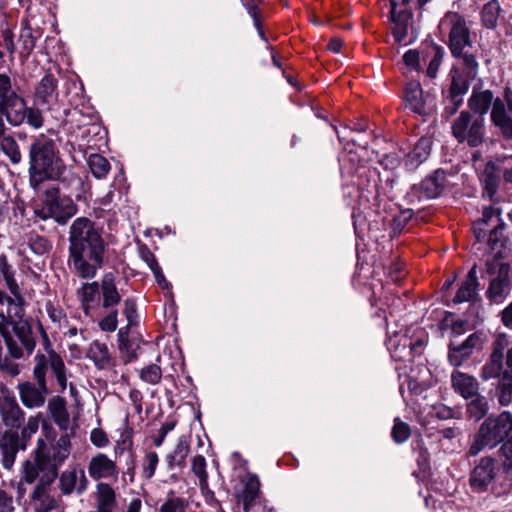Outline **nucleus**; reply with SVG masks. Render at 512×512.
Returning <instances> with one entry per match:
<instances>
[{
	"mask_svg": "<svg viewBox=\"0 0 512 512\" xmlns=\"http://www.w3.org/2000/svg\"><path fill=\"white\" fill-rule=\"evenodd\" d=\"M486 338L483 333L475 332L469 335L463 342L450 343L448 350L449 363L454 367H460L467 361L474 350H480Z\"/></svg>",
	"mask_w": 512,
	"mask_h": 512,
	"instance_id": "14",
	"label": "nucleus"
},
{
	"mask_svg": "<svg viewBox=\"0 0 512 512\" xmlns=\"http://www.w3.org/2000/svg\"><path fill=\"white\" fill-rule=\"evenodd\" d=\"M496 222H497V224L490 231L489 237H488V244L492 248H494L497 245V243L500 241V238L503 235V229H504V224L501 223V220L499 217H497Z\"/></svg>",
	"mask_w": 512,
	"mask_h": 512,
	"instance_id": "60",
	"label": "nucleus"
},
{
	"mask_svg": "<svg viewBox=\"0 0 512 512\" xmlns=\"http://www.w3.org/2000/svg\"><path fill=\"white\" fill-rule=\"evenodd\" d=\"M243 4L246 7L248 13L253 18L254 25L259 30V33L262 35V31L260 29L259 13H258L256 3L254 2V0H243Z\"/></svg>",
	"mask_w": 512,
	"mask_h": 512,
	"instance_id": "62",
	"label": "nucleus"
},
{
	"mask_svg": "<svg viewBox=\"0 0 512 512\" xmlns=\"http://www.w3.org/2000/svg\"><path fill=\"white\" fill-rule=\"evenodd\" d=\"M13 498L6 491L0 490V512H13Z\"/></svg>",
	"mask_w": 512,
	"mask_h": 512,
	"instance_id": "64",
	"label": "nucleus"
},
{
	"mask_svg": "<svg viewBox=\"0 0 512 512\" xmlns=\"http://www.w3.org/2000/svg\"><path fill=\"white\" fill-rule=\"evenodd\" d=\"M0 149L13 164L21 162L22 154L16 140L12 136H5L0 140Z\"/></svg>",
	"mask_w": 512,
	"mask_h": 512,
	"instance_id": "40",
	"label": "nucleus"
},
{
	"mask_svg": "<svg viewBox=\"0 0 512 512\" xmlns=\"http://www.w3.org/2000/svg\"><path fill=\"white\" fill-rule=\"evenodd\" d=\"M439 29L448 34V45L453 56L471 48L470 30L462 15L456 12L446 13L439 23Z\"/></svg>",
	"mask_w": 512,
	"mask_h": 512,
	"instance_id": "8",
	"label": "nucleus"
},
{
	"mask_svg": "<svg viewBox=\"0 0 512 512\" xmlns=\"http://www.w3.org/2000/svg\"><path fill=\"white\" fill-rule=\"evenodd\" d=\"M15 301V299L0 290V332L2 333L5 332L7 321H10L12 318L11 306L14 305V309L16 310L15 316L20 317V308L17 306Z\"/></svg>",
	"mask_w": 512,
	"mask_h": 512,
	"instance_id": "35",
	"label": "nucleus"
},
{
	"mask_svg": "<svg viewBox=\"0 0 512 512\" xmlns=\"http://www.w3.org/2000/svg\"><path fill=\"white\" fill-rule=\"evenodd\" d=\"M496 472L495 461L490 457L482 458L471 472V487L477 492L484 491L494 480Z\"/></svg>",
	"mask_w": 512,
	"mask_h": 512,
	"instance_id": "18",
	"label": "nucleus"
},
{
	"mask_svg": "<svg viewBox=\"0 0 512 512\" xmlns=\"http://www.w3.org/2000/svg\"><path fill=\"white\" fill-rule=\"evenodd\" d=\"M90 441L98 448L106 447L109 444L106 433L100 428H95L91 431Z\"/></svg>",
	"mask_w": 512,
	"mask_h": 512,
	"instance_id": "58",
	"label": "nucleus"
},
{
	"mask_svg": "<svg viewBox=\"0 0 512 512\" xmlns=\"http://www.w3.org/2000/svg\"><path fill=\"white\" fill-rule=\"evenodd\" d=\"M58 81L52 74L45 75L37 84L34 93L35 105L41 106L47 110L58 101Z\"/></svg>",
	"mask_w": 512,
	"mask_h": 512,
	"instance_id": "17",
	"label": "nucleus"
},
{
	"mask_svg": "<svg viewBox=\"0 0 512 512\" xmlns=\"http://www.w3.org/2000/svg\"><path fill=\"white\" fill-rule=\"evenodd\" d=\"M10 326L13 327V331L21 342L22 347L27 351L28 354H31L35 348V340L32 335V330L30 325L26 321H16L14 315L12 314V322Z\"/></svg>",
	"mask_w": 512,
	"mask_h": 512,
	"instance_id": "30",
	"label": "nucleus"
},
{
	"mask_svg": "<svg viewBox=\"0 0 512 512\" xmlns=\"http://www.w3.org/2000/svg\"><path fill=\"white\" fill-rule=\"evenodd\" d=\"M78 296L85 311L89 314L90 310L98 306L100 302V286L98 282L85 283L78 290Z\"/></svg>",
	"mask_w": 512,
	"mask_h": 512,
	"instance_id": "29",
	"label": "nucleus"
},
{
	"mask_svg": "<svg viewBox=\"0 0 512 512\" xmlns=\"http://www.w3.org/2000/svg\"><path fill=\"white\" fill-rule=\"evenodd\" d=\"M498 401L502 406L512 403V376L507 372L503 373L498 386Z\"/></svg>",
	"mask_w": 512,
	"mask_h": 512,
	"instance_id": "43",
	"label": "nucleus"
},
{
	"mask_svg": "<svg viewBox=\"0 0 512 512\" xmlns=\"http://www.w3.org/2000/svg\"><path fill=\"white\" fill-rule=\"evenodd\" d=\"M71 447V437L67 433L53 441L49 449H47L43 439H38L37 448L35 450L47 458V464L50 466L47 481L57 478L60 466L68 459L71 453Z\"/></svg>",
	"mask_w": 512,
	"mask_h": 512,
	"instance_id": "11",
	"label": "nucleus"
},
{
	"mask_svg": "<svg viewBox=\"0 0 512 512\" xmlns=\"http://www.w3.org/2000/svg\"><path fill=\"white\" fill-rule=\"evenodd\" d=\"M486 268L490 275L497 273V277L490 282L487 296L492 302L501 303L511 290L510 267L508 264L494 258L486 262Z\"/></svg>",
	"mask_w": 512,
	"mask_h": 512,
	"instance_id": "12",
	"label": "nucleus"
},
{
	"mask_svg": "<svg viewBox=\"0 0 512 512\" xmlns=\"http://www.w3.org/2000/svg\"><path fill=\"white\" fill-rule=\"evenodd\" d=\"M455 58H459L462 65L465 67V74L467 78L473 79L477 74L478 63L473 54L469 52V49L463 50V52Z\"/></svg>",
	"mask_w": 512,
	"mask_h": 512,
	"instance_id": "48",
	"label": "nucleus"
},
{
	"mask_svg": "<svg viewBox=\"0 0 512 512\" xmlns=\"http://www.w3.org/2000/svg\"><path fill=\"white\" fill-rule=\"evenodd\" d=\"M124 314L128 321V326L134 324L135 316H136V304L133 299H126L124 301Z\"/></svg>",
	"mask_w": 512,
	"mask_h": 512,
	"instance_id": "63",
	"label": "nucleus"
},
{
	"mask_svg": "<svg viewBox=\"0 0 512 512\" xmlns=\"http://www.w3.org/2000/svg\"><path fill=\"white\" fill-rule=\"evenodd\" d=\"M469 112L483 117L491 108L490 122L498 134L506 141H512V89L506 87L503 97L494 98L488 89L473 88L467 102Z\"/></svg>",
	"mask_w": 512,
	"mask_h": 512,
	"instance_id": "3",
	"label": "nucleus"
},
{
	"mask_svg": "<svg viewBox=\"0 0 512 512\" xmlns=\"http://www.w3.org/2000/svg\"><path fill=\"white\" fill-rule=\"evenodd\" d=\"M392 438L396 443H403L407 441L411 435L410 426L401 421L399 418L394 420V426L391 432Z\"/></svg>",
	"mask_w": 512,
	"mask_h": 512,
	"instance_id": "52",
	"label": "nucleus"
},
{
	"mask_svg": "<svg viewBox=\"0 0 512 512\" xmlns=\"http://www.w3.org/2000/svg\"><path fill=\"white\" fill-rule=\"evenodd\" d=\"M404 102L407 109L419 115H427L435 107L433 95L430 92L424 93L418 81H411L407 84Z\"/></svg>",
	"mask_w": 512,
	"mask_h": 512,
	"instance_id": "13",
	"label": "nucleus"
},
{
	"mask_svg": "<svg viewBox=\"0 0 512 512\" xmlns=\"http://www.w3.org/2000/svg\"><path fill=\"white\" fill-rule=\"evenodd\" d=\"M41 415L30 416L21 431L22 438L29 439L39 429Z\"/></svg>",
	"mask_w": 512,
	"mask_h": 512,
	"instance_id": "56",
	"label": "nucleus"
},
{
	"mask_svg": "<svg viewBox=\"0 0 512 512\" xmlns=\"http://www.w3.org/2000/svg\"><path fill=\"white\" fill-rule=\"evenodd\" d=\"M140 379L148 384L156 385L161 381L162 370L156 364H150L140 371Z\"/></svg>",
	"mask_w": 512,
	"mask_h": 512,
	"instance_id": "50",
	"label": "nucleus"
},
{
	"mask_svg": "<svg viewBox=\"0 0 512 512\" xmlns=\"http://www.w3.org/2000/svg\"><path fill=\"white\" fill-rule=\"evenodd\" d=\"M87 357L91 359L98 369H107L113 366V358L108 346L100 341H93L88 349Z\"/></svg>",
	"mask_w": 512,
	"mask_h": 512,
	"instance_id": "26",
	"label": "nucleus"
},
{
	"mask_svg": "<svg viewBox=\"0 0 512 512\" xmlns=\"http://www.w3.org/2000/svg\"><path fill=\"white\" fill-rule=\"evenodd\" d=\"M500 4L497 0H491L482 9V22L487 28H494L500 15Z\"/></svg>",
	"mask_w": 512,
	"mask_h": 512,
	"instance_id": "39",
	"label": "nucleus"
},
{
	"mask_svg": "<svg viewBox=\"0 0 512 512\" xmlns=\"http://www.w3.org/2000/svg\"><path fill=\"white\" fill-rule=\"evenodd\" d=\"M33 363L34 380L47 381V373L51 370L60 391L63 392L67 388V369L60 354L57 352L36 353Z\"/></svg>",
	"mask_w": 512,
	"mask_h": 512,
	"instance_id": "10",
	"label": "nucleus"
},
{
	"mask_svg": "<svg viewBox=\"0 0 512 512\" xmlns=\"http://www.w3.org/2000/svg\"><path fill=\"white\" fill-rule=\"evenodd\" d=\"M446 185V173L436 170L431 176L426 177L421 184L413 189L419 193L420 199H433L438 197Z\"/></svg>",
	"mask_w": 512,
	"mask_h": 512,
	"instance_id": "22",
	"label": "nucleus"
},
{
	"mask_svg": "<svg viewBox=\"0 0 512 512\" xmlns=\"http://www.w3.org/2000/svg\"><path fill=\"white\" fill-rule=\"evenodd\" d=\"M12 322V319L10 321H7L6 323V329L5 332H0V335L4 338L8 356L12 357L13 359H20L24 355L23 348L18 345L17 341L9 334V327L10 323Z\"/></svg>",
	"mask_w": 512,
	"mask_h": 512,
	"instance_id": "46",
	"label": "nucleus"
},
{
	"mask_svg": "<svg viewBox=\"0 0 512 512\" xmlns=\"http://www.w3.org/2000/svg\"><path fill=\"white\" fill-rule=\"evenodd\" d=\"M432 141L429 138H421L413 150L408 154L406 164L415 168L428 159L431 152Z\"/></svg>",
	"mask_w": 512,
	"mask_h": 512,
	"instance_id": "32",
	"label": "nucleus"
},
{
	"mask_svg": "<svg viewBox=\"0 0 512 512\" xmlns=\"http://www.w3.org/2000/svg\"><path fill=\"white\" fill-rule=\"evenodd\" d=\"M88 165L92 174L101 179L110 171V164L106 158L100 154H91L88 159Z\"/></svg>",
	"mask_w": 512,
	"mask_h": 512,
	"instance_id": "42",
	"label": "nucleus"
},
{
	"mask_svg": "<svg viewBox=\"0 0 512 512\" xmlns=\"http://www.w3.org/2000/svg\"><path fill=\"white\" fill-rule=\"evenodd\" d=\"M9 356L0 357V371L11 376L16 377L20 374V365Z\"/></svg>",
	"mask_w": 512,
	"mask_h": 512,
	"instance_id": "53",
	"label": "nucleus"
},
{
	"mask_svg": "<svg viewBox=\"0 0 512 512\" xmlns=\"http://www.w3.org/2000/svg\"><path fill=\"white\" fill-rule=\"evenodd\" d=\"M87 486L88 480L83 469H68L62 472L59 477V488L64 495H70L74 491L82 494L87 489Z\"/></svg>",
	"mask_w": 512,
	"mask_h": 512,
	"instance_id": "20",
	"label": "nucleus"
},
{
	"mask_svg": "<svg viewBox=\"0 0 512 512\" xmlns=\"http://www.w3.org/2000/svg\"><path fill=\"white\" fill-rule=\"evenodd\" d=\"M34 212L42 220L54 219L58 224L64 225L76 214L77 207L72 199L61 197L59 189L52 187L45 191L41 204Z\"/></svg>",
	"mask_w": 512,
	"mask_h": 512,
	"instance_id": "6",
	"label": "nucleus"
},
{
	"mask_svg": "<svg viewBox=\"0 0 512 512\" xmlns=\"http://www.w3.org/2000/svg\"><path fill=\"white\" fill-rule=\"evenodd\" d=\"M206 466V459L202 455H196L192 458L191 471L198 478L199 487L202 491L208 489V473Z\"/></svg>",
	"mask_w": 512,
	"mask_h": 512,
	"instance_id": "38",
	"label": "nucleus"
},
{
	"mask_svg": "<svg viewBox=\"0 0 512 512\" xmlns=\"http://www.w3.org/2000/svg\"><path fill=\"white\" fill-rule=\"evenodd\" d=\"M0 272L10 293L14 296L17 302H20L22 300V296L19 285L14 278L15 271L12 266L8 264L5 257H3L0 262Z\"/></svg>",
	"mask_w": 512,
	"mask_h": 512,
	"instance_id": "36",
	"label": "nucleus"
},
{
	"mask_svg": "<svg viewBox=\"0 0 512 512\" xmlns=\"http://www.w3.org/2000/svg\"><path fill=\"white\" fill-rule=\"evenodd\" d=\"M468 90V84L464 80L453 77L452 83L449 89V96L462 97Z\"/></svg>",
	"mask_w": 512,
	"mask_h": 512,
	"instance_id": "59",
	"label": "nucleus"
},
{
	"mask_svg": "<svg viewBox=\"0 0 512 512\" xmlns=\"http://www.w3.org/2000/svg\"><path fill=\"white\" fill-rule=\"evenodd\" d=\"M47 409L59 428L66 430L69 425V413L65 399L60 396L52 397L48 401Z\"/></svg>",
	"mask_w": 512,
	"mask_h": 512,
	"instance_id": "28",
	"label": "nucleus"
},
{
	"mask_svg": "<svg viewBox=\"0 0 512 512\" xmlns=\"http://www.w3.org/2000/svg\"><path fill=\"white\" fill-rule=\"evenodd\" d=\"M512 431V414L504 411L497 416H490L481 424L474 441L470 446L469 453L477 455L484 448H494Z\"/></svg>",
	"mask_w": 512,
	"mask_h": 512,
	"instance_id": "5",
	"label": "nucleus"
},
{
	"mask_svg": "<svg viewBox=\"0 0 512 512\" xmlns=\"http://www.w3.org/2000/svg\"><path fill=\"white\" fill-rule=\"evenodd\" d=\"M11 78L4 73L0 74V107L17 95Z\"/></svg>",
	"mask_w": 512,
	"mask_h": 512,
	"instance_id": "47",
	"label": "nucleus"
},
{
	"mask_svg": "<svg viewBox=\"0 0 512 512\" xmlns=\"http://www.w3.org/2000/svg\"><path fill=\"white\" fill-rule=\"evenodd\" d=\"M391 3V18L395 23L394 34L398 38H402L406 34L407 21L409 19V15L407 13L396 14L397 2L396 0H390Z\"/></svg>",
	"mask_w": 512,
	"mask_h": 512,
	"instance_id": "44",
	"label": "nucleus"
},
{
	"mask_svg": "<svg viewBox=\"0 0 512 512\" xmlns=\"http://www.w3.org/2000/svg\"><path fill=\"white\" fill-rule=\"evenodd\" d=\"M451 133L458 143L466 144L471 148L479 147L486 138L485 119L474 116L468 110H463L452 122Z\"/></svg>",
	"mask_w": 512,
	"mask_h": 512,
	"instance_id": "7",
	"label": "nucleus"
},
{
	"mask_svg": "<svg viewBox=\"0 0 512 512\" xmlns=\"http://www.w3.org/2000/svg\"><path fill=\"white\" fill-rule=\"evenodd\" d=\"M7 122L14 127L24 123L34 129L43 126L44 118L41 111L34 107H28L25 100L18 94L0 107Z\"/></svg>",
	"mask_w": 512,
	"mask_h": 512,
	"instance_id": "9",
	"label": "nucleus"
},
{
	"mask_svg": "<svg viewBox=\"0 0 512 512\" xmlns=\"http://www.w3.org/2000/svg\"><path fill=\"white\" fill-rule=\"evenodd\" d=\"M451 386L454 392L465 400L477 396L479 392L478 380L474 376L459 370H454L451 373Z\"/></svg>",
	"mask_w": 512,
	"mask_h": 512,
	"instance_id": "21",
	"label": "nucleus"
},
{
	"mask_svg": "<svg viewBox=\"0 0 512 512\" xmlns=\"http://www.w3.org/2000/svg\"><path fill=\"white\" fill-rule=\"evenodd\" d=\"M403 62L410 71H420L419 53L416 50H408L403 55Z\"/></svg>",
	"mask_w": 512,
	"mask_h": 512,
	"instance_id": "57",
	"label": "nucleus"
},
{
	"mask_svg": "<svg viewBox=\"0 0 512 512\" xmlns=\"http://www.w3.org/2000/svg\"><path fill=\"white\" fill-rule=\"evenodd\" d=\"M260 491V483L256 476H250L244 483V489L238 495V501L242 503L245 512L254 505Z\"/></svg>",
	"mask_w": 512,
	"mask_h": 512,
	"instance_id": "31",
	"label": "nucleus"
},
{
	"mask_svg": "<svg viewBox=\"0 0 512 512\" xmlns=\"http://www.w3.org/2000/svg\"><path fill=\"white\" fill-rule=\"evenodd\" d=\"M48 460L41 453L34 451V459L22 464L21 482L32 484L37 478L39 482L32 493L31 508L34 512H48L56 505L55 499L49 495V489L55 479L47 481L50 473Z\"/></svg>",
	"mask_w": 512,
	"mask_h": 512,
	"instance_id": "4",
	"label": "nucleus"
},
{
	"mask_svg": "<svg viewBox=\"0 0 512 512\" xmlns=\"http://www.w3.org/2000/svg\"><path fill=\"white\" fill-rule=\"evenodd\" d=\"M479 281L477 276V265L474 264L469 270L466 278L461 282V285L453 298L454 303L469 302L476 298Z\"/></svg>",
	"mask_w": 512,
	"mask_h": 512,
	"instance_id": "24",
	"label": "nucleus"
},
{
	"mask_svg": "<svg viewBox=\"0 0 512 512\" xmlns=\"http://www.w3.org/2000/svg\"><path fill=\"white\" fill-rule=\"evenodd\" d=\"M20 438L15 431H5L0 440L1 462L5 469L10 470L19 451Z\"/></svg>",
	"mask_w": 512,
	"mask_h": 512,
	"instance_id": "23",
	"label": "nucleus"
},
{
	"mask_svg": "<svg viewBox=\"0 0 512 512\" xmlns=\"http://www.w3.org/2000/svg\"><path fill=\"white\" fill-rule=\"evenodd\" d=\"M24 411L15 396L7 389L0 395V416L3 424L10 428H19L24 420Z\"/></svg>",
	"mask_w": 512,
	"mask_h": 512,
	"instance_id": "16",
	"label": "nucleus"
},
{
	"mask_svg": "<svg viewBox=\"0 0 512 512\" xmlns=\"http://www.w3.org/2000/svg\"><path fill=\"white\" fill-rule=\"evenodd\" d=\"M115 492L107 483L97 485L98 512H113L115 508Z\"/></svg>",
	"mask_w": 512,
	"mask_h": 512,
	"instance_id": "34",
	"label": "nucleus"
},
{
	"mask_svg": "<svg viewBox=\"0 0 512 512\" xmlns=\"http://www.w3.org/2000/svg\"><path fill=\"white\" fill-rule=\"evenodd\" d=\"M481 182L484 186V195L491 199L496 193L499 182V171L494 163L488 162L485 165L481 174Z\"/></svg>",
	"mask_w": 512,
	"mask_h": 512,
	"instance_id": "33",
	"label": "nucleus"
},
{
	"mask_svg": "<svg viewBox=\"0 0 512 512\" xmlns=\"http://www.w3.org/2000/svg\"><path fill=\"white\" fill-rule=\"evenodd\" d=\"M185 501L179 497L169 498L160 508V512H184Z\"/></svg>",
	"mask_w": 512,
	"mask_h": 512,
	"instance_id": "55",
	"label": "nucleus"
},
{
	"mask_svg": "<svg viewBox=\"0 0 512 512\" xmlns=\"http://www.w3.org/2000/svg\"><path fill=\"white\" fill-rule=\"evenodd\" d=\"M88 473L94 480H116L119 475V469L114 460L104 453H98L90 459Z\"/></svg>",
	"mask_w": 512,
	"mask_h": 512,
	"instance_id": "19",
	"label": "nucleus"
},
{
	"mask_svg": "<svg viewBox=\"0 0 512 512\" xmlns=\"http://www.w3.org/2000/svg\"><path fill=\"white\" fill-rule=\"evenodd\" d=\"M29 183L37 189L45 181H80L60 157L53 139L40 134L29 151Z\"/></svg>",
	"mask_w": 512,
	"mask_h": 512,
	"instance_id": "2",
	"label": "nucleus"
},
{
	"mask_svg": "<svg viewBox=\"0 0 512 512\" xmlns=\"http://www.w3.org/2000/svg\"><path fill=\"white\" fill-rule=\"evenodd\" d=\"M431 56L427 68V74L429 77L434 78L437 75L438 68L442 62L444 56V49L438 45H431L427 52Z\"/></svg>",
	"mask_w": 512,
	"mask_h": 512,
	"instance_id": "45",
	"label": "nucleus"
},
{
	"mask_svg": "<svg viewBox=\"0 0 512 512\" xmlns=\"http://www.w3.org/2000/svg\"><path fill=\"white\" fill-rule=\"evenodd\" d=\"M159 463L158 454L154 451L146 453L142 460V475L146 479H151Z\"/></svg>",
	"mask_w": 512,
	"mask_h": 512,
	"instance_id": "51",
	"label": "nucleus"
},
{
	"mask_svg": "<svg viewBox=\"0 0 512 512\" xmlns=\"http://www.w3.org/2000/svg\"><path fill=\"white\" fill-rule=\"evenodd\" d=\"M102 306L105 309L115 307L121 301V295L115 285L111 273L104 274L101 279Z\"/></svg>",
	"mask_w": 512,
	"mask_h": 512,
	"instance_id": "25",
	"label": "nucleus"
},
{
	"mask_svg": "<svg viewBox=\"0 0 512 512\" xmlns=\"http://www.w3.org/2000/svg\"><path fill=\"white\" fill-rule=\"evenodd\" d=\"M36 384L24 381L17 385V391L22 404L28 409L44 406L46 396L49 394L47 381L35 380Z\"/></svg>",
	"mask_w": 512,
	"mask_h": 512,
	"instance_id": "15",
	"label": "nucleus"
},
{
	"mask_svg": "<svg viewBox=\"0 0 512 512\" xmlns=\"http://www.w3.org/2000/svg\"><path fill=\"white\" fill-rule=\"evenodd\" d=\"M500 344L494 349L488 361L483 365L480 377L484 381L497 378L501 375L503 369V352Z\"/></svg>",
	"mask_w": 512,
	"mask_h": 512,
	"instance_id": "27",
	"label": "nucleus"
},
{
	"mask_svg": "<svg viewBox=\"0 0 512 512\" xmlns=\"http://www.w3.org/2000/svg\"><path fill=\"white\" fill-rule=\"evenodd\" d=\"M70 260L83 278H92L103 264L105 244L94 224L87 218H77L70 227Z\"/></svg>",
	"mask_w": 512,
	"mask_h": 512,
	"instance_id": "1",
	"label": "nucleus"
},
{
	"mask_svg": "<svg viewBox=\"0 0 512 512\" xmlns=\"http://www.w3.org/2000/svg\"><path fill=\"white\" fill-rule=\"evenodd\" d=\"M118 311L111 310L104 318L99 321V327L104 332H113L118 325Z\"/></svg>",
	"mask_w": 512,
	"mask_h": 512,
	"instance_id": "54",
	"label": "nucleus"
},
{
	"mask_svg": "<svg viewBox=\"0 0 512 512\" xmlns=\"http://www.w3.org/2000/svg\"><path fill=\"white\" fill-rule=\"evenodd\" d=\"M189 452V444L185 440H179L174 451L168 456V465L170 467H184Z\"/></svg>",
	"mask_w": 512,
	"mask_h": 512,
	"instance_id": "41",
	"label": "nucleus"
},
{
	"mask_svg": "<svg viewBox=\"0 0 512 512\" xmlns=\"http://www.w3.org/2000/svg\"><path fill=\"white\" fill-rule=\"evenodd\" d=\"M503 457V467L506 470L512 469V442H505L500 449Z\"/></svg>",
	"mask_w": 512,
	"mask_h": 512,
	"instance_id": "61",
	"label": "nucleus"
},
{
	"mask_svg": "<svg viewBox=\"0 0 512 512\" xmlns=\"http://www.w3.org/2000/svg\"><path fill=\"white\" fill-rule=\"evenodd\" d=\"M489 410L488 401L485 396H482L479 392L477 396L471 397L467 400V414L470 418L476 421L483 418Z\"/></svg>",
	"mask_w": 512,
	"mask_h": 512,
	"instance_id": "37",
	"label": "nucleus"
},
{
	"mask_svg": "<svg viewBox=\"0 0 512 512\" xmlns=\"http://www.w3.org/2000/svg\"><path fill=\"white\" fill-rule=\"evenodd\" d=\"M28 245L30 250L36 255H43L51 248V244L46 238L33 233L28 236Z\"/></svg>",
	"mask_w": 512,
	"mask_h": 512,
	"instance_id": "49",
	"label": "nucleus"
}]
</instances>
